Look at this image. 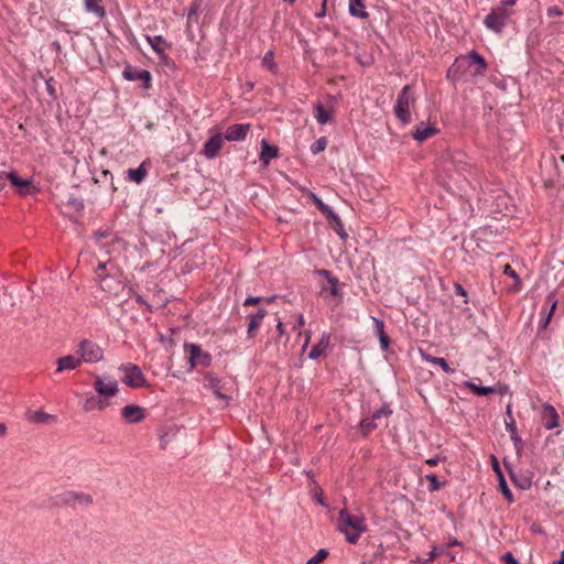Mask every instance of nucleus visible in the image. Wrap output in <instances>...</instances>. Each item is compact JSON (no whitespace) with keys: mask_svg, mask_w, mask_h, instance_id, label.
<instances>
[{"mask_svg":"<svg viewBox=\"0 0 564 564\" xmlns=\"http://www.w3.org/2000/svg\"><path fill=\"white\" fill-rule=\"evenodd\" d=\"M455 292L464 297V303H467V292L460 284L455 283Z\"/></svg>","mask_w":564,"mask_h":564,"instance_id":"obj_53","label":"nucleus"},{"mask_svg":"<svg viewBox=\"0 0 564 564\" xmlns=\"http://www.w3.org/2000/svg\"><path fill=\"white\" fill-rule=\"evenodd\" d=\"M7 186L6 173L0 172V192Z\"/></svg>","mask_w":564,"mask_h":564,"instance_id":"obj_60","label":"nucleus"},{"mask_svg":"<svg viewBox=\"0 0 564 564\" xmlns=\"http://www.w3.org/2000/svg\"><path fill=\"white\" fill-rule=\"evenodd\" d=\"M440 460H441V457H440V456H435V457H432V458L426 459V462H425V463H426L429 466L434 467V466H436V465L440 463Z\"/></svg>","mask_w":564,"mask_h":564,"instance_id":"obj_59","label":"nucleus"},{"mask_svg":"<svg viewBox=\"0 0 564 564\" xmlns=\"http://www.w3.org/2000/svg\"><path fill=\"white\" fill-rule=\"evenodd\" d=\"M122 76L129 82H142V87L149 89L151 87L152 75L148 69H140L128 65L122 70Z\"/></svg>","mask_w":564,"mask_h":564,"instance_id":"obj_10","label":"nucleus"},{"mask_svg":"<svg viewBox=\"0 0 564 564\" xmlns=\"http://www.w3.org/2000/svg\"><path fill=\"white\" fill-rule=\"evenodd\" d=\"M102 0H85L84 8L86 12L95 14L98 19H104L106 17V10L101 6Z\"/></svg>","mask_w":564,"mask_h":564,"instance_id":"obj_23","label":"nucleus"},{"mask_svg":"<svg viewBox=\"0 0 564 564\" xmlns=\"http://www.w3.org/2000/svg\"><path fill=\"white\" fill-rule=\"evenodd\" d=\"M437 129L435 127H425L424 123H421L415 131L412 133L414 140L419 142H423L429 138L433 137L437 133Z\"/></svg>","mask_w":564,"mask_h":564,"instance_id":"obj_24","label":"nucleus"},{"mask_svg":"<svg viewBox=\"0 0 564 564\" xmlns=\"http://www.w3.org/2000/svg\"><path fill=\"white\" fill-rule=\"evenodd\" d=\"M416 102V96L411 85H405L398 95L393 107L397 119L406 124L411 121V108Z\"/></svg>","mask_w":564,"mask_h":564,"instance_id":"obj_2","label":"nucleus"},{"mask_svg":"<svg viewBox=\"0 0 564 564\" xmlns=\"http://www.w3.org/2000/svg\"><path fill=\"white\" fill-rule=\"evenodd\" d=\"M83 408L85 411L96 410V398L93 395L87 398L86 401L84 402Z\"/></svg>","mask_w":564,"mask_h":564,"instance_id":"obj_49","label":"nucleus"},{"mask_svg":"<svg viewBox=\"0 0 564 564\" xmlns=\"http://www.w3.org/2000/svg\"><path fill=\"white\" fill-rule=\"evenodd\" d=\"M317 274L325 278L327 280V282H329V280L334 279L335 276L332 274L330 271L326 270V269H321L317 271Z\"/></svg>","mask_w":564,"mask_h":564,"instance_id":"obj_54","label":"nucleus"},{"mask_svg":"<svg viewBox=\"0 0 564 564\" xmlns=\"http://www.w3.org/2000/svg\"><path fill=\"white\" fill-rule=\"evenodd\" d=\"M509 12L506 9L496 8L485 18L484 23L489 30L500 34L507 24Z\"/></svg>","mask_w":564,"mask_h":564,"instance_id":"obj_7","label":"nucleus"},{"mask_svg":"<svg viewBox=\"0 0 564 564\" xmlns=\"http://www.w3.org/2000/svg\"><path fill=\"white\" fill-rule=\"evenodd\" d=\"M76 354L82 362L97 364L104 359L102 348L90 339H83L78 343Z\"/></svg>","mask_w":564,"mask_h":564,"instance_id":"obj_3","label":"nucleus"},{"mask_svg":"<svg viewBox=\"0 0 564 564\" xmlns=\"http://www.w3.org/2000/svg\"><path fill=\"white\" fill-rule=\"evenodd\" d=\"M379 340H380V346H381L382 350L388 349V347L390 345L389 336L387 334L381 335V336H379Z\"/></svg>","mask_w":564,"mask_h":564,"instance_id":"obj_52","label":"nucleus"},{"mask_svg":"<svg viewBox=\"0 0 564 564\" xmlns=\"http://www.w3.org/2000/svg\"><path fill=\"white\" fill-rule=\"evenodd\" d=\"M546 303L550 304L551 306H550V310H549L547 314L545 315V317H543L540 322V329H545L547 327L551 316L553 315V313L556 308L557 300H556L554 293H550L547 295Z\"/></svg>","mask_w":564,"mask_h":564,"instance_id":"obj_29","label":"nucleus"},{"mask_svg":"<svg viewBox=\"0 0 564 564\" xmlns=\"http://www.w3.org/2000/svg\"><path fill=\"white\" fill-rule=\"evenodd\" d=\"M121 416L126 422L135 424L145 417V411L140 405L128 404L121 409Z\"/></svg>","mask_w":564,"mask_h":564,"instance_id":"obj_11","label":"nucleus"},{"mask_svg":"<svg viewBox=\"0 0 564 564\" xmlns=\"http://www.w3.org/2000/svg\"><path fill=\"white\" fill-rule=\"evenodd\" d=\"M112 232L111 231H108V230H104V231H97L95 234V237H96V241L101 245L102 243V240L104 239H107V238H112Z\"/></svg>","mask_w":564,"mask_h":564,"instance_id":"obj_48","label":"nucleus"},{"mask_svg":"<svg viewBox=\"0 0 564 564\" xmlns=\"http://www.w3.org/2000/svg\"><path fill=\"white\" fill-rule=\"evenodd\" d=\"M56 505H67V506H89L93 503V498L90 495L67 490L56 496Z\"/></svg>","mask_w":564,"mask_h":564,"instance_id":"obj_5","label":"nucleus"},{"mask_svg":"<svg viewBox=\"0 0 564 564\" xmlns=\"http://www.w3.org/2000/svg\"><path fill=\"white\" fill-rule=\"evenodd\" d=\"M326 0H323L322 8L318 12L315 13V17L317 19L324 18L326 15Z\"/></svg>","mask_w":564,"mask_h":564,"instance_id":"obj_57","label":"nucleus"},{"mask_svg":"<svg viewBox=\"0 0 564 564\" xmlns=\"http://www.w3.org/2000/svg\"><path fill=\"white\" fill-rule=\"evenodd\" d=\"M464 384H465L466 388H468L476 395L485 397V395H488V394L495 392V389L492 387L477 386L473 381H466Z\"/></svg>","mask_w":564,"mask_h":564,"instance_id":"obj_31","label":"nucleus"},{"mask_svg":"<svg viewBox=\"0 0 564 564\" xmlns=\"http://www.w3.org/2000/svg\"><path fill=\"white\" fill-rule=\"evenodd\" d=\"M25 417L29 422L35 423V424H46L50 422H56L57 419L55 415H52L50 413H46L42 410H29L25 413Z\"/></svg>","mask_w":564,"mask_h":564,"instance_id":"obj_16","label":"nucleus"},{"mask_svg":"<svg viewBox=\"0 0 564 564\" xmlns=\"http://www.w3.org/2000/svg\"><path fill=\"white\" fill-rule=\"evenodd\" d=\"M518 0H501L500 6L498 8H503L507 10L508 7H512L517 3Z\"/></svg>","mask_w":564,"mask_h":564,"instance_id":"obj_58","label":"nucleus"},{"mask_svg":"<svg viewBox=\"0 0 564 564\" xmlns=\"http://www.w3.org/2000/svg\"><path fill=\"white\" fill-rule=\"evenodd\" d=\"M327 219L329 221V226L340 237V239L346 240L348 238V234L346 232L344 224L339 216L335 212H333L330 215L327 216Z\"/></svg>","mask_w":564,"mask_h":564,"instance_id":"obj_22","label":"nucleus"},{"mask_svg":"<svg viewBox=\"0 0 564 564\" xmlns=\"http://www.w3.org/2000/svg\"><path fill=\"white\" fill-rule=\"evenodd\" d=\"M184 350L188 354L191 368L197 366L208 367L212 364V356L204 351L197 344H185Z\"/></svg>","mask_w":564,"mask_h":564,"instance_id":"obj_6","label":"nucleus"},{"mask_svg":"<svg viewBox=\"0 0 564 564\" xmlns=\"http://www.w3.org/2000/svg\"><path fill=\"white\" fill-rule=\"evenodd\" d=\"M425 478L430 482L429 490L431 492L437 491L442 488L443 484L438 480L435 474H429L425 476Z\"/></svg>","mask_w":564,"mask_h":564,"instance_id":"obj_38","label":"nucleus"},{"mask_svg":"<svg viewBox=\"0 0 564 564\" xmlns=\"http://www.w3.org/2000/svg\"><path fill=\"white\" fill-rule=\"evenodd\" d=\"M554 564H564V550L560 554V558Z\"/></svg>","mask_w":564,"mask_h":564,"instance_id":"obj_64","label":"nucleus"},{"mask_svg":"<svg viewBox=\"0 0 564 564\" xmlns=\"http://www.w3.org/2000/svg\"><path fill=\"white\" fill-rule=\"evenodd\" d=\"M372 321H373V328H375V333L377 334V336H381V335H384L386 332H384V323L383 321L377 318V317H372Z\"/></svg>","mask_w":564,"mask_h":564,"instance_id":"obj_44","label":"nucleus"},{"mask_svg":"<svg viewBox=\"0 0 564 564\" xmlns=\"http://www.w3.org/2000/svg\"><path fill=\"white\" fill-rule=\"evenodd\" d=\"M119 372L122 375L121 381L130 388H142L148 386L147 379L141 371V368L134 364H122L119 367Z\"/></svg>","mask_w":564,"mask_h":564,"instance_id":"obj_4","label":"nucleus"},{"mask_svg":"<svg viewBox=\"0 0 564 564\" xmlns=\"http://www.w3.org/2000/svg\"><path fill=\"white\" fill-rule=\"evenodd\" d=\"M247 135V124L236 123L227 128L224 138L228 141H241Z\"/></svg>","mask_w":564,"mask_h":564,"instance_id":"obj_17","label":"nucleus"},{"mask_svg":"<svg viewBox=\"0 0 564 564\" xmlns=\"http://www.w3.org/2000/svg\"><path fill=\"white\" fill-rule=\"evenodd\" d=\"M360 432L367 436L370 432L378 427L376 421L371 416H366L360 421Z\"/></svg>","mask_w":564,"mask_h":564,"instance_id":"obj_32","label":"nucleus"},{"mask_svg":"<svg viewBox=\"0 0 564 564\" xmlns=\"http://www.w3.org/2000/svg\"><path fill=\"white\" fill-rule=\"evenodd\" d=\"M326 138H319L318 140H316L312 145H311V152L313 154H318L321 152H323L326 148Z\"/></svg>","mask_w":564,"mask_h":564,"instance_id":"obj_40","label":"nucleus"},{"mask_svg":"<svg viewBox=\"0 0 564 564\" xmlns=\"http://www.w3.org/2000/svg\"><path fill=\"white\" fill-rule=\"evenodd\" d=\"M337 529L349 543L356 544L360 535L367 531V525L364 517L352 514L347 509H343L338 513Z\"/></svg>","mask_w":564,"mask_h":564,"instance_id":"obj_1","label":"nucleus"},{"mask_svg":"<svg viewBox=\"0 0 564 564\" xmlns=\"http://www.w3.org/2000/svg\"><path fill=\"white\" fill-rule=\"evenodd\" d=\"M7 434V425L0 422V437H3Z\"/></svg>","mask_w":564,"mask_h":564,"instance_id":"obj_61","label":"nucleus"},{"mask_svg":"<svg viewBox=\"0 0 564 564\" xmlns=\"http://www.w3.org/2000/svg\"><path fill=\"white\" fill-rule=\"evenodd\" d=\"M471 67L468 54L456 57L454 63L449 66L446 77L453 83L458 82Z\"/></svg>","mask_w":564,"mask_h":564,"instance_id":"obj_8","label":"nucleus"},{"mask_svg":"<svg viewBox=\"0 0 564 564\" xmlns=\"http://www.w3.org/2000/svg\"><path fill=\"white\" fill-rule=\"evenodd\" d=\"M46 86H47V91L51 96H54L55 94V89L54 87L52 86V84L50 83V80L46 82Z\"/></svg>","mask_w":564,"mask_h":564,"instance_id":"obj_63","label":"nucleus"},{"mask_svg":"<svg viewBox=\"0 0 564 564\" xmlns=\"http://www.w3.org/2000/svg\"><path fill=\"white\" fill-rule=\"evenodd\" d=\"M542 421L546 430H552L558 425V414L553 405L549 403L543 405Z\"/></svg>","mask_w":564,"mask_h":564,"instance_id":"obj_13","label":"nucleus"},{"mask_svg":"<svg viewBox=\"0 0 564 564\" xmlns=\"http://www.w3.org/2000/svg\"><path fill=\"white\" fill-rule=\"evenodd\" d=\"M546 15L549 18L562 17L563 15V11H562V9L560 7L552 6V7L547 8Z\"/></svg>","mask_w":564,"mask_h":564,"instance_id":"obj_45","label":"nucleus"},{"mask_svg":"<svg viewBox=\"0 0 564 564\" xmlns=\"http://www.w3.org/2000/svg\"><path fill=\"white\" fill-rule=\"evenodd\" d=\"M468 58L470 59L471 66L475 65V70L473 72V76H484L488 64L482 55H480L476 51H471L468 53Z\"/></svg>","mask_w":564,"mask_h":564,"instance_id":"obj_18","label":"nucleus"},{"mask_svg":"<svg viewBox=\"0 0 564 564\" xmlns=\"http://www.w3.org/2000/svg\"><path fill=\"white\" fill-rule=\"evenodd\" d=\"M328 283L330 284L329 293L333 296H338L339 295V291H338L339 280L335 276L334 279L329 280Z\"/></svg>","mask_w":564,"mask_h":564,"instance_id":"obj_46","label":"nucleus"},{"mask_svg":"<svg viewBox=\"0 0 564 564\" xmlns=\"http://www.w3.org/2000/svg\"><path fill=\"white\" fill-rule=\"evenodd\" d=\"M491 463H492L494 470L500 477V475H502V473H501V469H500V466H499V462H498V459L494 455L491 456Z\"/></svg>","mask_w":564,"mask_h":564,"instance_id":"obj_55","label":"nucleus"},{"mask_svg":"<svg viewBox=\"0 0 564 564\" xmlns=\"http://www.w3.org/2000/svg\"><path fill=\"white\" fill-rule=\"evenodd\" d=\"M311 197L315 206L318 208V210L324 214L326 217L330 215L334 210L326 205L316 194L311 193Z\"/></svg>","mask_w":564,"mask_h":564,"instance_id":"obj_34","label":"nucleus"},{"mask_svg":"<svg viewBox=\"0 0 564 564\" xmlns=\"http://www.w3.org/2000/svg\"><path fill=\"white\" fill-rule=\"evenodd\" d=\"M7 181H10L11 184L19 188L21 194H26L30 186L29 180H22L18 176V174L13 171L6 173Z\"/></svg>","mask_w":564,"mask_h":564,"instance_id":"obj_26","label":"nucleus"},{"mask_svg":"<svg viewBox=\"0 0 564 564\" xmlns=\"http://www.w3.org/2000/svg\"><path fill=\"white\" fill-rule=\"evenodd\" d=\"M94 388L101 398L115 397L119 391L118 382L115 379L102 376L95 377Z\"/></svg>","mask_w":564,"mask_h":564,"instance_id":"obj_9","label":"nucleus"},{"mask_svg":"<svg viewBox=\"0 0 564 564\" xmlns=\"http://www.w3.org/2000/svg\"><path fill=\"white\" fill-rule=\"evenodd\" d=\"M265 314H267V311L263 308H259L257 311V313H254V314H249V316H250L249 333H251L253 329H256L259 326L260 322L265 316Z\"/></svg>","mask_w":564,"mask_h":564,"instance_id":"obj_33","label":"nucleus"},{"mask_svg":"<svg viewBox=\"0 0 564 564\" xmlns=\"http://www.w3.org/2000/svg\"><path fill=\"white\" fill-rule=\"evenodd\" d=\"M499 487H500L501 494L503 495L506 500L509 503H512L514 501V498H513L511 490L509 489V487L507 485V481H506L503 475H500Z\"/></svg>","mask_w":564,"mask_h":564,"instance_id":"obj_37","label":"nucleus"},{"mask_svg":"<svg viewBox=\"0 0 564 564\" xmlns=\"http://www.w3.org/2000/svg\"><path fill=\"white\" fill-rule=\"evenodd\" d=\"M507 415L509 416V421L506 420V430L509 433L510 438L513 442V445H514L517 452L519 453L522 448V440L518 434L516 421L511 415V410L509 406L507 409Z\"/></svg>","mask_w":564,"mask_h":564,"instance_id":"obj_15","label":"nucleus"},{"mask_svg":"<svg viewBox=\"0 0 564 564\" xmlns=\"http://www.w3.org/2000/svg\"><path fill=\"white\" fill-rule=\"evenodd\" d=\"M330 341V335L328 333H323L319 341L312 347L308 358L310 359H317L319 356H322L326 348L329 346Z\"/></svg>","mask_w":564,"mask_h":564,"instance_id":"obj_21","label":"nucleus"},{"mask_svg":"<svg viewBox=\"0 0 564 564\" xmlns=\"http://www.w3.org/2000/svg\"><path fill=\"white\" fill-rule=\"evenodd\" d=\"M275 296H249V306L250 305H258L260 303H272L274 301Z\"/></svg>","mask_w":564,"mask_h":564,"instance_id":"obj_41","label":"nucleus"},{"mask_svg":"<svg viewBox=\"0 0 564 564\" xmlns=\"http://www.w3.org/2000/svg\"><path fill=\"white\" fill-rule=\"evenodd\" d=\"M328 554L329 552L326 549H319L317 553L306 562V564H319L328 556Z\"/></svg>","mask_w":564,"mask_h":564,"instance_id":"obj_39","label":"nucleus"},{"mask_svg":"<svg viewBox=\"0 0 564 564\" xmlns=\"http://www.w3.org/2000/svg\"><path fill=\"white\" fill-rule=\"evenodd\" d=\"M509 476L513 485L519 489L528 490L532 486V478L525 474L509 469Z\"/></svg>","mask_w":564,"mask_h":564,"instance_id":"obj_20","label":"nucleus"},{"mask_svg":"<svg viewBox=\"0 0 564 564\" xmlns=\"http://www.w3.org/2000/svg\"><path fill=\"white\" fill-rule=\"evenodd\" d=\"M278 153V147L269 144L267 139L261 140V152L259 154V160L264 166L269 164L270 160L276 158Z\"/></svg>","mask_w":564,"mask_h":564,"instance_id":"obj_19","label":"nucleus"},{"mask_svg":"<svg viewBox=\"0 0 564 564\" xmlns=\"http://www.w3.org/2000/svg\"><path fill=\"white\" fill-rule=\"evenodd\" d=\"M147 42L150 44L151 48L160 56L165 55V50L162 47V45H166V41L163 39L162 35H145Z\"/></svg>","mask_w":564,"mask_h":564,"instance_id":"obj_25","label":"nucleus"},{"mask_svg":"<svg viewBox=\"0 0 564 564\" xmlns=\"http://www.w3.org/2000/svg\"><path fill=\"white\" fill-rule=\"evenodd\" d=\"M67 204L73 207L76 212H80L84 209V202L78 197H69Z\"/></svg>","mask_w":564,"mask_h":564,"instance_id":"obj_43","label":"nucleus"},{"mask_svg":"<svg viewBox=\"0 0 564 564\" xmlns=\"http://www.w3.org/2000/svg\"><path fill=\"white\" fill-rule=\"evenodd\" d=\"M82 359L79 357L67 355L56 360V372H63L66 370H75L82 366Z\"/></svg>","mask_w":564,"mask_h":564,"instance_id":"obj_14","label":"nucleus"},{"mask_svg":"<svg viewBox=\"0 0 564 564\" xmlns=\"http://www.w3.org/2000/svg\"><path fill=\"white\" fill-rule=\"evenodd\" d=\"M503 273L512 279L516 280V282H520V278L518 275V273L512 269V267L510 264H506L505 268H503Z\"/></svg>","mask_w":564,"mask_h":564,"instance_id":"obj_47","label":"nucleus"},{"mask_svg":"<svg viewBox=\"0 0 564 564\" xmlns=\"http://www.w3.org/2000/svg\"><path fill=\"white\" fill-rule=\"evenodd\" d=\"M109 405V402L106 400V398H99L96 399V410L102 411Z\"/></svg>","mask_w":564,"mask_h":564,"instance_id":"obj_51","label":"nucleus"},{"mask_svg":"<svg viewBox=\"0 0 564 564\" xmlns=\"http://www.w3.org/2000/svg\"><path fill=\"white\" fill-rule=\"evenodd\" d=\"M127 173L130 181L134 182L135 184H141L148 174L145 162L141 163L137 169H129Z\"/></svg>","mask_w":564,"mask_h":564,"instance_id":"obj_27","label":"nucleus"},{"mask_svg":"<svg viewBox=\"0 0 564 564\" xmlns=\"http://www.w3.org/2000/svg\"><path fill=\"white\" fill-rule=\"evenodd\" d=\"M392 414V410L388 403L382 404V406L371 413V417L377 421L381 417H389Z\"/></svg>","mask_w":564,"mask_h":564,"instance_id":"obj_36","label":"nucleus"},{"mask_svg":"<svg viewBox=\"0 0 564 564\" xmlns=\"http://www.w3.org/2000/svg\"><path fill=\"white\" fill-rule=\"evenodd\" d=\"M315 118L319 124H326L332 118V110L326 109L322 102H317L314 106Z\"/></svg>","mask_w":564,"mask_h":564,"instance_id":"obj_30","label":"nucleus"},{"mask_svg":"<svg viewBox=\"0 0 564 564\" xmlns=\"http://www.w3.org/2000/svg\"><path fill=\"white\" fill-rule=\"evenodd\" d=\"M421 357H422L425 361H427V362H430V364H432V365H433V364H435V360H436V358H437V357H433V356H431L430 354H427V352H425V351H423V350H421Z\"/></svg>","mask_w":564,"mask_h":564,"instance_id":"obj_56","label":"nucleus"},{"mask_svg":"<svg viewBox=\"0 0 564 564\" xmlns=\"http://www.w3.org/2000/svg\"><path fill=\"white\" fill-rule=\"evenodd\" d=\"M502 561L506 564H520L519 561L512 555L511 552H507L502 555Z\"/></svg>","mask_w":564,"mask_h":564,"instance_id":"obj_50","label":"nucleus"},{"mask_svg":"<svg viewBox=\"0 0 564 564\" xmlns=\"http://www.w3.org/2000/svg\"><path fill=\"white\" fill-rule=\"evenodd\" d=\"M224 140L225 138L220 133H216L210 137L204 144V155L208 159L216 158L223 147Z\"/></svg>","mask_w":564,"mask_h":564,"instance_id":"obj_12","label":"nucleus"},{"mask_svg":"<svg viewBox=\"0 0 564 564\" xmlns=\"http://www.w3.org/2000/svg\"><path fill=\"white\" fill-rule=\"evenodd\" d=\"M349 13L360 19H366L369 15L365 10L364 0H349Z\"/></svg>","mask_w":564,"mask_h":564,"instance_id":"obj_28","label":"nucleus"},{"mask_svg":"<svg viewBox=\"0 0 564 564\" xmlns=\"http://www.w3.org/2000/svg\"><path fill=\"white\" fill-rule=\"evenodd\" d=\"M434 365H437L441 367V369L445 372V373H454L455 372V369L452 368L448 362L442 358V357H437L436 360H435V364Z\"/></svg>","mask_w":564,"mask_h":564,"instance_id":"obj_42","label":"nucleus"},{"mask_svg":"<svg viewBox=\"0 0 564 564\" xmlns=\"http://www.w3.org/2000/svg\"><path fill=\"white\" fill-rule=\"evenodd\" d=\"M261 65H262L264 68H267V69H269V70H271V72H274V70L276 69V64H275V62H274V54H273V52H272V51H268V52L264 54V56H263V58H262V61H261Z\"/></svg>","mask_w":564,"mask_h":564,"instance_id":"obj_35","label":"nucleus"},{"mask_svg":"<svg viewBox=\"0 0 564 564\" xmlns=\"http://www.w3.org/2000/svg\"><path fill=\"white\" fill-rule=\"evenodd\" d=\"M276 329L280 333V335L284 334V332H285L284 324L279 321L278 325H276Z\"/></svg>","mask_w":564,"mask_h":564,"instance_id":"obj_62","label":"nucleus"}]
</instances>
